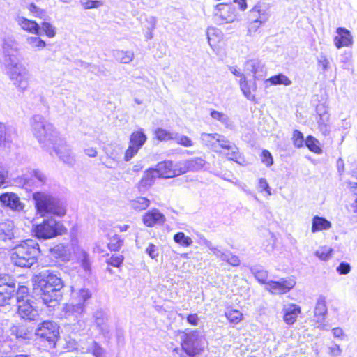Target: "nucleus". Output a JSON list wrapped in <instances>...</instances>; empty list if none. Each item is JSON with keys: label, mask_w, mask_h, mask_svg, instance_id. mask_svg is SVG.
<instances>
[{"label": "nucleus", "mask_w": 357, "mask_h": 357, "mask_svg": "<svg viewBox=\"0 0 357 357\" xmlns=\"http://www.w3.org/2000/svg\"><path fill=\"white\" fill-rule=\"evenodd\" d=\"M18 43L11 38L4 40L3 44V63L13 84L21 91L29 85V76L26 68L20 63Z\"/></svg>", "instance_id": "1"}, {"label": "nucleus", "mask_w": 357, "mask_h": 357, "mask_svg": "<svg viewBox=\"0 0 357 357\" xmlns=\"http://www.w3.org/2000/svg\"><path fill=\"white\" fill-rule=\"evenodd\" d=\"M204 160L201 158L183 160L174 163L171 160H163L155 165L158 178H171L189 172L197 171L203 167Z\"/></svg>", "instance_id": "2"}, {"label": "nucleus", "mask_w": 357, "mask_h": 357, "mask_svg": "<svg viewBox=\"0 0 357 357\" xmlns=\"http://www.w3.org/2000/svg\"><path fill=\"white\" fill-rule=\"evenodd\" d=\"M10 259L13 263L20 267L29 268L36 263L40 249L38 243L26 240L12 248Z\"/></svg>", "instance_id": "3"}, {"label": "nucleus", "mask_w": 357, "mask_h": 357, "mask_svg": "<svg viewBox=\"0 0 357 357\" xmlns=\"http://www.w3.org/2000/svg\"><path fill=\"white\" fill-rule=\"evenodd\" d=\"M63 287V282L59 277L56 274L48 273L46 276V307L54 308L60 305Z\"/></svg>", "instance_id": "4"}, {"label": "nucleus", "mask_w": 357, "mask_h": 357, "mask_svg": "<svg viewBox=\"0 0 357 357\" xmlns=\"http://www.w3.org/2000/svg\"><path fill=\"white\" fill-rule=\"evenodd\" d=\"M182 350L189 356L195 357L200 354L204 348L200 344L198 331H188L183 332L181 340Z\"/></svg>", "instance_id": "5"}, {"label": "nucleus", "mask_w": 357, "mask_h": 357, "mask_svg": "<svg viewBox=\"0 0 357 357\" xmlns=\"http://www.w3.org/2000/svg\"><path fill=\"white\" fill-rule=\"evenodd\" d=\"M218 152L223 154L228 160L238 163L240 165H246L248 162L245 156L240 152L238 147L233 142L224 138Z\"/></svg>", "instance_id": "6"}, {"label": "nucleus", "mask_w": 357, "mask_h": 357, "mask_svg": "<svg viewBox=\"0 0 357 357\" xmlns=\"http://www.w3.org/2000/svg\"><path fill=\"white\" fill-rule=\"evenodd\" d=\"M147 137L142 128L132 132L130 135L129 146L125 151L124 160H130L145 144Z\"/></svg>", "instance_id": "7"}, {"label": "nucleus", "mask_w": 357, "mask_h": 357, "mask_svg": "<svg viewBox=\"0 0 357 357\" xmlns=\"http://www.w3.org/2000/svg\"><path fill=\"white\" fill-rule=\"evenodd\" d=\"M268 15L261 6L255 5L249 11L248 14V31L255 32L264 22L267 21Z\"/></svg>", "instance_id": "8"}, {"label": "nucleus", "mask_w": 357, "mask_h": 357, "mask_svg": "<svg viewBox=\"0 0 357 357\" xmlns=\"http://www.w3.org/2000/svg\"><path fill=\"white\" fill-rule=\"evenodd\" d=\"M295 285V280L291 278H282L279 281H268L266 289L272 294H284L291 290Z\"/></svg>", "instance_id": "9"}, {"label": "nucleus", "mask_w": 357, "mask_h": 357, "mask_svg": "<svg viewBox=\"0 0 357 357\" xmlns=\"http://www.w3.org/2000/svg\"><path fill=\"white\" fill-rule=\"evenodd\" d=\"M15 225L12 220H7L0 222V245L7 249L12 248L15 237Z\"/></svg>", "instance_id": "10"}, {"label": "nucleus", "mask_w": 357, "mask_h": 357, "mask_svg": "<svg viewBox=\"0 0 357 357\" xmlns=\"http://www.w3.org/2000/svg\"><path fill=\"white\" fill-rule=\"evenodd\" d=\"M222 24L233 22L237 15L235 7L231 3H220L216 6V13Z\"/></svg>", "instance_id": "11"}, {"label": "nucleus", "mask_w": 357, "mask_h": 357, "mask_svg": "<svg viewBox=\"0 0 357 357\" xmlns=\"http://www.w3.org/2000/svg\"><path fill=\"white\" fill-rule=\"evenodd\" d=\"M142 220L146 227H154L162 225L166 221V218L158 209L152 208L144 213Z\"/></svg>", "instance_id": "12"}, {"label": "nucleus", "mask_w": 357, "mask_h": 357, "mask_svg": "<svg viewBox=\"0 0 357 357\" xmlns=\"http://www.w3.org/2000/svg\"><path fill=\"white\" fill-rule=\"evenodd\" d=\"M0 202L3 205L15 212H21L24 208V204L21 202L18 195L13 192H6L0 196Z\"/></svg>", "instance_id": "13"}, {"label": "nucleus", "mask_w": 357, "mask_h": 357, "mask_svg": "<svg viewBox=\"0 0 357 357\" xmlns=\"http://www.w3.org/2000/svg\"><path fill=\"white\" fill-rule=\"evenodd\" d=\"M67 233V229L59 221H56L51 217L46 219V239L61 236Z\"/></svg>", "instance_id": "14"}, {"label": "nucleus", "mask_w": 357, "mask_h": 357, "mask_svg": "<svg viewBox=\"0 0 357 357\" xmlns=\"http://www.w3.org/2000/svg\"><path fill=\"white\" fill-rule=\"evenodd\" d=\"M66 213L65 207L58 200L52 197H46V213L50 217H62L66 215Z\"/></svg>", "instance_id": "15"}, {"label": "nucleus", "mask_w": 357, "mask_h": 357, "mask_svg": "<svg viewBox=\"0 0 357 357\" xmlns=\"http://www.w3.org/2000/svg\"><path fill=\"white\" fill-rule=\"evenodd\" d=\"M336 32L337 36L334 38V44L337 49L352 45L353 38L348 29L339 27L337 29Z\"/></svg>", "instance_id": "16"}, {"label": "nucleus", "mask_w": 357, "mask_h": 357, "mask_svg": "<svg viewBox=\"0 0 357 357\" xmlns=\"http://www.w3.org/2000/svg\"><path fill=\"white\" fill-rule=\"evenodd\" d=\"M31 127L33 135L40 143L43 141L45 134V119L42 115H34L31 120Z\"/></svg>", "instance_id": "17"}, {"label": "nucleus", "mask_w": 357, "mask_h": 357, "mask_svg": "<svg viewBox=\"0 0 357 357\" xmlns=\"http://www.w3.org/2000/svg\"><path fill=\"white\" fill-rule=\"evenodd\" d=\"M17 308L19 315L24 319L33 320L38 315L37 311L33 307L29 300L24 301L17 298Z\"/></svg>", "instance_id": "18"}, {"label": "nucleus", "mask_w": 357, "mask_h": 357, "mask_svg": "<svg viewBox=\"0 0 357 357\" xmlns=\"http://www.w3.org/2000/svg\"><path fill=\"white\" fill-rule=\"evenodd\" d=\"M50 258L56 263L66 262L69 260L70 252L63 245H57L50 250Z\"/></svg>", "instance_id": "19"}, {"label": "nucleus", "mask_w": 357, "mask_h": 357, "mask_svg": "<svg viewBox=\"0 0 357 357\" xmlns=\"http://www.w3.org/2000/svg\"><path fill=\"white\" fill-rule=\"evenodd\" d=\"M225 137L218 133H202L201 135V140L202 143L207 147L218 152L220 144L222 143Z\"/></svg>", "instance_id": "20"}, {"label": "nucleus", "mask_w": 357, "mask_h": 357, "mask_svg": "<svg viewBox=\"0 0 357 357\" xmlns=\"http://www.w3.org/2000/svg\"><path fill=\"white\" fill-rule=\"evenodd\" d=\"M239 84L243 95L248 100L255 102H257V100L255 95V92L257 89L255 82H249L245 76H242V78L240 79Z\"/></svg>", "instance_id": "21"}, {"label": "nucleus", "mask_w": 357, "mask_h": 357, "mask_svg": "<svg viewBox=\"0 0 357 357\" xmlns=\"http://www.w3.org/2000/svg\"><path fill=\"white\" fill-rule=\"evenodd\" d=\"M301 313V307L296 304L291 303L284 310L283 320L287 324L292 325L296 321Z\"/></svg>", "instance_id": "22"}, {"label": "nucleus", "mask_w": 357, "mask_h": 357, "mask_svg": "<svg viewBox=\"0 0 357 357\" xmlns=\"http://www.w3.org/2000/svg\"><path fill=\"white\" fill-rule=\"evenodd\" d=\"M59 338V326L52 321H46V342L51 347H54Z\"/></svg>", "instance_id": "23"}, {"label": "nucleus", "mask_w": 357, "mask_h": 357, "mask_svg": "<svg viewBox=\"0 0 357 357\" xmlns=\"http://www.w3.org/2000/svg\"><path fill=\"white\" fill-rule=\"evenodd\" d=\"M17 24L24 31L39 35V26L32 20H28L22 16L17 15L15 19Z\"/></svg>", "instance_id": "24"}, {"label": "nucleus", "mask_w": 357, "mask_h": 357, "mask_svg": "<svg viewBox=\"0 0 357 357\" xmlns=\"http://www.w3.org/2000/svg\"><path fill=\"white\" fill-rule=\"evenodd\" d=\"M224 315L227 321L233 326L240 324L244 318L243 314L240 310L231 306L226 308Z\"/></svg>", "instance_id": "25"}, {"label": "nucleus", "mask_w": 357, "mask_h": 357, "mask_svg": "<svg viewBox=\"0 0 357 357\" xmlns=\"http://www.w3.org/2000/svg\"><path fill=\"white\" fill-rule=\"evenodd\" d=\"M108 243L107 247L109 250L112 252H118L123 245V238L117 234H107Z\"/></svg>", "instance_id": "26"}, {"label": "nucleus", "mask_w": 357, "mask_h": 357, "mask_svg": "<svg viewBox=\"0 0 357 357\" xmlns=\"http://www.w3.org/2000/svg\"><path fill=\"white\" fill-rule=\"evenodd\" d=\"M331 227V223L327 219L315 215L312 218L311 231L312 233L327 230Z\"/></svg>", "instance_id": "27"}, {"label": "nucleus", "mask_w": 357, "mask_h": 357, "mask_svg": "<svg viewBox=\"0 0 357 357\" xmlns=\"http://www.w3.org/2000/svg\"><path fill=\"white\" fill-rule=\"evenodd\" d=\"M158 172H156V168L151 167L146 170L144 173L142 178L140 179L139 182V185L143 188H147L151 185L155 178H158Z\"/></svg>", "instance_id": "28"}, {"label": "nucleus", "mask_w": 357, "mask_h": 357, "mask_svg": "<svg viewBox=\"0 0 357 357\" xmlns=\"http://www.w3.org/2000/svg\"><path fill=\"white\" fill-rule=\"evenodd\" d=\"M305 145L307 147L310 151L315 154H321L322 153V149L319 141L311 135L306 137Z\"/></svg>", "instance_id": "29"}, {"label": "nucleus", "mask_w": 357, "mask_h": 357, "mask_svg": "<svg viewBox=\"0 0 357 357\" xmlns=\"http://www.w3.org/2000/svg\"><path fill=\"white\" fill-rule=\"evenodd\" d=\"M33 198L35 202V206L37 210V213L40 217L45 216V194L41 192H36L33 195Z\"/></svg>", "instance_id": "30"}, {"label": "nucleus", "mask_w": 357, "mask_h": 357, "mask_svg": "<svg viewBox=\"0 0 357 357\" xmlns=\"http://www.w3.org/2000/svg\"><path fill=\"white\" fill-rule=\"evenodd\" d=\"M150 205V201L146 197H137L131 201V207L136 211L146 210Z\"/></svg>", "instance_id": "31"}, {"label": "nucleus", "mask_w": 357, "mask_h": 357, "mask_svg": "<svg viewBox=\"0 0 357 357\" xmlns=\"http://www.w3.org/2000/svg\"><path fill=\"white\" fill-rule=\"evenodd\" d=\"M173 239L176 243L184 248L190 246L193 243L192 239L182 231L176 233L174 235Z\"/></svg>", "instance_id": "32"}, {"label": "nucleus", "mask_w": 357, "mask_h": 357, "mask_svg": "<svg viewBox=\"0 0 357 357\" xmlns=\"http://www.w3.org/2000/svg\"><path fill=\"white\" fill-rule=\"evenodd\" d=\"M266 82L270 83L271 85L283 84L289 86L291 84V81L283 74H278L271 77L266 80Z\"/></svg>", "instance_id": "33"}, {"label": "nucleus", "mask_w": 357, "mask_h": 357, "mask_svg": "<svg viewBox=\"0 0 357 357\" xmlns=\"http://www.w3.org/2000/svg\"><path fill=\"white\" fill-rule=\"evenodd\" d=\"M155 138L158 141L167 142L174 139V134L162 128H158L154 131Z\"/></svg>", "instance_id": "34"}, {"label": "nucleus", "mask_w": 357, "mask_h": 357, "mask_svg": "<svg viewBox=\"0 0 357 357\" xmlns=\"http://www.w3.org/2000/svg\"><path fill=\"white\" fill-rule=\"evenodd\" d=\"M77 261L81 267L86 271L91 270V262L89 255L84 250H81L79 253Z\"/></svg>", "instance_id": "35"}, {"label": "nucleus", "mask_w": 357, "mask_h": 357, "mask_svg": "<svg viewBox=\"0 0 357 357\" xmlns=\"http://www.w3.org/2000/svg\"><path fill=\"white\" fill-rule=\"evenodd\" d=\"M291 140L295 148L301 149L305 146V139L300 130H294L293 131Z\"/></svg>", "instance_id": "36"}, {"label": "nucleus", "mask_w": 357, "mask_h": 357, "mask_svg": "<svg viewBox=\"0 0 357 357\" xmlns=\"http://www.w3.org/2000/svg\"><path fill=\"white\" fill-rule=\"evenodd\" d=\"M124 259L125 257L123 255L113 254L107 259L106 263L108 266L120 268L123 264Z\"/></svg>", "instance_id": "37"}, {"label": "nucleus", "mask_w": 357, "mask_h": 357, "mask_svg": "<svg viewBox=\"0 0 357 357\" xmlns=\"http://www.w3.org/2000/svg\"><path fill=\"white\" fill-rule=\"evenodd\" d=\"M333 252V249L327 246L321 247L315 252V255L321 261H328Z\"/></svg>", "instance_id": "38"}, {"label": "nucleus", "mask_w": 357, "mask_h": 357, "mask_svg": "<svg viewBox=\"0 0 357 357\" xmlns=\"http://www.w3.org/2000/svg\"><path fill=\"white\" fill-rule=\"evenodd\" d=\"M326 312L327 307L325 302L324 301H317L314 310V317H316L318 320L319 319H323L326 314Z\"/></svg>", "instance_id": "39"}, {"label": "nucleus", "mask_w": 357, "mask_h": 357, "mask_svg": "<svg viewBox=\"0 0 357 357\" xmlns=\"http://www.w3.org/2000/svg\"><path fill=\"white\" fill-rule=\"evenodd\" d=\"M10 140L7 137L6 133V126L0 123V149H5L9 147Z\"/></svg>", "instance_id": "40"}, {"label": "nucleus", "mask_w": 357, "mask_h": 357, "mask_svg": "<svg viewBox=\"0 0 357 357\" xmlns=\"http://www.w3.org/2000/svg\"><path fill=\"white\" fill-rule=\"evenodd\" d=\"M81 3L84 9L97 8L103 5L100 0H82Z\"/></svg>", "instance_id": "41"}, {"label": "nucleus", "mask_w": 357, "mask_h": 357, "mask_svg": "<svg viewBox=\"0 0 357 357\" xmlns=\"http://www.w3.org/2000/svg\"><path fill=\"white\" fill-rule=\"evenodd\" d=\"M260 156L261 162L266 167H271L273 164V158L269 151L264 149Z\"/></svg>", "instance_id": "42"}, {"label": "nucleus", "mask_w": 357, "mask_h": 357, "mask_svg": "<svg viewBox=\"0 0 357 357\" xmlns=\"http://www.w3.org/2000/svg\"><path fill=\"white\" fill-rule=\"evenodd\" d=\"M28 44L35 49H40L45 46V42L39 37H29L27 38Z\"/></svg>", "instance_id": "43"}, {"label": "nucleus", "mask_w": 357, "mask_h": 357, "mask_svg": "<svg viewBox=\"0 0 357 357\" xmlns=\"http://www.w3.org/2000/svg\"><path fill=\"white\" fill-rule=\"evenodd\" d=\"M317 65L319 70L322 72H325L330 68V62L325 56H321L317 61Z\"/></svg>", "instance_id": "44"}, {"label": "nucleus", "mask_w": 357, "mask_h": 357, "mask_svg": "<svg viewBox=\"0 0 357 357\" xmlns=\"http://www.w3.org/2000/svg\"><path fill=\"white\" fill-rule=\"evenodd\" d=\"M176 144L184 147H190L193 145V142L188 136L182 135L177 139Z\"/></svg>", "instance_id": "45"}, {"label": "nucleus", "mask_w": 357, "mask_h": 357, "mask_svg": "<svg viewBox=\"0 0 357 357\" xmlns=\"http://www.w3.org/2000/svg\"><path fill=\"white\" fill-rule=\"evenodd\" d=\"M146 252L151 259H156L158 257V248L153 243H150L148 245Z\"/></svg>", "instance_id": "46"}, {"label": "nucleus", "mask_w": 357, "mask_h": 357, "mask_svg": "<svg viewBox=\"0 0 357 357\" xmlns=\"http://www.w3.org/2000/svg\"><path fill=\"white\" fill-rule=\"evenodd\" d=\"M34 232L38 238H45V220H43L41 223L36 225Z\"/></svg>", "instance_id": "47"}, {"label": "nucleus", "mask_w": 357, "mask_h": 357, "mask_svg": "<svg viewBox=\"0 0 357 357\" xmlns=\"http://www.w3.org/2000/svg\"><path fill=\"white\" fill-rule=\"evenodd\" d=\"M351 271L350 265L347 262H341L337 268V271L340 275H346Z\"/></svg>", "instance_id": "48"}, {"label": "nucleus", "mask_w": 357, "mask_h": 357, "mask_svg": "<svg viewBox=\"0 0 357 357\" xmlns=\"http://www.w3.org/2000/svg\"><path fill=\"white\" fill-rule=\"evenodd\" d=\"M187 322L193 326H196L199 324V317L196 313L190 314L186 317Z\"/></svg>", "instance_id": "49"}, {"label": "nucleus", "mask_w": 357, "mask_h": 357, "mask_svg": "<svg viewBox=\"0 0 357 357\" xmlns=\"http://www.w3.org/2000/svg\"><path fill=\"white\" fill-rule=\"evenodd\" d=\"M259 188L261 191H265L268 195H271V190L267 181L265 178H260L259 181Z\"/></svg>", "instance_id": "50"}, {"label": "nucleus", "mask_w": 357, "mask_h": 357, "mask_svg": "<svg viewBox=\"0 0 357 357\" xmlns=\"http://www.w3.org/2000/svg\"><path fill=\"white\" fill-rule=\"evenodd\" d=\"M33 177L37 179V187L42 186L43 185L44 175L43 172L34 170Z\"/></svg>", "instance_id": "51"}, {"label": "nucleus", "mask_w": 357, "mask_h": 357, "mask_svg": "<svg viewBox=\"0 0 357 357\" xmlns=\"http://www.w3.org/2000/svg\"><path fill=\"white\" fill-rule=\"evenodd\" d=\"M227 261L229 264H231V266H237L241 263L239 258L236 255H231V256L229 257L227 259Z\"/></svg>", "instance_id": "52"}, {"label": "nucleus", "mask_w": 357, "mask_h": 357, "mask_svg": "<svg viewBox=\"0 0 357 357\" xmlns=\"http://www.w3.org/2000/svg\"><path fill=\"white\" fill-rule=\"evenodd\" d=\"M92 354L96 357H101L102 354H103V350H102V349L101 348L100 346H99L97 344H95L93 347Z\"/></svg>", "instance_id": "53"}, {"label": "nucleus", "mask_w": 357, "mask_h": 357, "mask_svg": "<svg viewBox=\"0 0 357 357\" xmlns=\"http://www.w3.org/2000/svg\"><path fill=\"white\" fill-rule=\"evenodd\" d=\"M211 116L218 121H222L224 119V114L215 110H212L210 113Z\"/></svg>", "instance_id": "54"}, {"label": "nucleus", "mask_w": 357, "mask_h": 357, "mask_svg": "<svg viewBox=\"0 0 357 357\" xmlns=\"http://www.w3.org/2000/svg\"><path fill=\"white\" fill-rule=\"evenodd\" d=\"M85 154L90 157V158H94L97 155V151L95 148L93 147H89L84 149Z\"/></svg>", "instance_id": "55"}, {"label": "nucleus", "mask_w": 357, "mask_h": 357, "mask_svg": "<svg viewBox=\"0 0 357 357\" xmlns=\"http://www.w3.org/2000/svg\"><path fill=\"white\" fill-rule=\"evenodd\" d=\"M60 158L64 163L70 166H72L74 163V159L70 155H61Z\"/></svg>", "instance_id": "56"}, {"label": "nucleus", "mask_w": 357, "mask_h": 357, "mask_svg": "<svg viewBox=\"0 0 357 357\" xmlns=\"http://www.w3.org/2000/svg\"><path fill=\"white\" fill-rule=\"evenodd\" d=\"M81 299L84 302L91 298V294L88 290L82 289L79 292Z\"/></svg>", "instance_id": "57"}, {"label": "nucleus", "mask_w": 357, "mask_h": 357, "mask_svg": "<svg viewBox=\"0 0 357 357\" xmlns=\"http://www.w3.org/2000/svg\"><path fill=\"white\" fill-rule=\"evenodd\" d=\"M55 36L54 28L52 27L50 24L46 23V36L52 38Z\"/></svg>", "instance_id": "58"}, {"label": "nucleus", "mask_w": 357, "mask_h": 357, "mask_svg": "<svg viewBox=\"0 0 357 357\" xmlns=\"http://www.w3.org/2000/svg\"><path fill=\"white\" fill-rule=\"evenodd\" d=\"M121 54H124V56H121V61L122 63H129L132 59V54H128L127 52H121Z\"/></svg>", "instance_id": "59"}, {"label": "nucleus", "mask_w": 357, "mask_h": 357, "mask_svg": "<svg viewBox=\"0 0 357 357\" xmlns=\"http://www.w3.org/2000/svg\"><path fill=\"white\" fill-rule=\"evenodd\" d=\"M29 10L31 13L34 14L36 16H39V15L41 13V11H40V9L33 3L29 5Z\"/></svg>", "instance_id": "60"}, {"label": "nucleus", "mask_w": 357, "mask_h": 357, "mask_svg": "<svg viewBox=\"0 0 357 357\" xmlns=\"http://www.w3.org/2000/svg\"><path fill=\"white\" fill-rule=\"evenodd\" d=\"M263 273L261 271H258L255 273V278L261 284H266V278L262 277Z\"/></svg>", "instance_id": "61"}, {"label": "nucleus", "mask_w": 357, "mask_h": 357, "mask_svg": "<svg viewBox=\"0 0 357 357\" xmlns=\"http://www.w3.org/2000/svg\"><path fill=\"white\" fill-rule=\"evenodd\" d=\"M44 324H45V321L42 322L39 325V327L36 329V335L37 336H40V337H44L45 335V332L43 330V327L44 326Z\"/></svg>", "instance_id": "62"}, {"label": "nucleus", "mask_w": 357, "mask_h": 357, "mask_svg": "<svg viewBox=\"0 0 357 357\" xmlns=\"http://www.w3.org/2000/svg\"><path fill=\"white\" fill-rule=\"evenodd\" d=\"M235 3H237L241 10H245L247 8L246 0H234Z\"/></svg>", "instance_id": "63"}, {"label": "nucleus", "mask_w": 357, "mask_h": 357, "mask_svg": "<svg viewBox=\"0 0 357 357\" xmlns=\"http://www.w3.org/2000/svg\"><path fill=\"white\" fill-rule=\"evenodd\" d=\"M333 333L335 337H341L344 335L343 331L340 328H333Z\"/></svg>", "instance_id": "64"}]
</instances>
